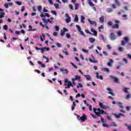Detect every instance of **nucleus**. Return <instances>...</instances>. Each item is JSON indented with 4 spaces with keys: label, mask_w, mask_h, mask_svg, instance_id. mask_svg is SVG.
Returning <instances> with one entry per match:
<instances>
[{
    "label": "nucleus",
    "mask_w": 131,
    "mask_h": 131,
    "mask_svg": "<svg viewBox=\"0 0 131 131\" xmlns=\"http://www.w3.org/2000/svg\"><path fill=\"white\" fill-rule=\"evenodd\" d=\"M76 116L77 119L79 121H81V122H84V121H85V120L88 119V117H86V115L85 114H83L81 117H80L78 115H76Z\"/></svg>",
    "instance_id": "f257e3e1"
},
{
    "label": "nucleus",
    "mask_w": 131,
    "mask_h": 131,
    "mask_svg": "<svg viewBox=\"0 0 131 131\" xmlns=\"http://www.w3.org/2000/svg\"><path fill=\"white\" fill-rule=\"evenodd\" d=\"M125 40V41H124ZM129 41V39L127 37H124V40L121 41V46H124L125 43L128 42Z\"/></svg>",
    "instance_id": "f03ea898"
},
{
    "label": "nucleus",
    "mask_w": 131,
    "mask_h": 131,
    "mask_svg": "<svg viewBox=\"0 0 131 131\" xmlns=\"http://www.w3.org/2000/svg\"><path fill=\"white\" fill-rule=\"evenodd\" d=\"M110 77L112 78V79H114V82H116V83H120V82L119 81V78L116 77H114L112 75L110 76Z\"/></svg>",
    "instance_id": "7ed1b4c3"
},
{
    "label": "nucleus",
    "mask_w": 131,
    "mask_h": 131,
    "mask_svg": "<svg viewBox=\"0 0 131 131\" xmlns=\"http://www.w3.org/2000/svg\"><path fill=\"white\" fill-rule=\"evenodd\" d=\"M99 106L100 107V108H101V109H110V106H105V105L103 104V103L100 102L99 103Z\"/></svg>",
    "instance_id": "20e7f679"
},
{
    "label": "nucleus",
    "mask_w": 131,
    "mask_h": 131,
    "mask_svg": "<svg viewBox=\"0 0 131 131\" xmlns=\"http://www.w3.org/2000/svg\"><path fill=\"white\" fill-rule=\"evenodd\" d=\"M5 15H6V13L4 12V9L0 8V19L4 18Z\"/></svg>",
    "instance_id": "39448f33"
},
{
    "label": "nucleus",
    "mask_w": 131,
    "mask_h": 131,
    "mask_svg": "<svg viewBox=\"0 0 131 131\" xmlns=\"http://www.w3.org/2000/svg\"><path fill=\"white\" fill-rule=\"evenodd\" d=\"M116 35L114 34L113 33H111L110 34V39L111 40H115L116 39Z\"/></svg>",
    "instance_id": "423d86ee"
},
{
    "label": "nucleus",
    "mask_w": 131,
    "mask_h": 131,
    "mask_svg": "<svg viewBox=\"0 0 131 131\" xmlns=\"http://www.w3.org/2000/svg\"><path fill=\"white\" fill-rule=\"evenodd\" d=\"M60 71H61V72H62V73H63V74H68V70L66 69H63V68H61L60 69Z\"/></svg>",
    "instance_id": "0eeeda50"
},
{
    "label": "nucleus",
    "mask_w": 131,
    "mask_h": 131,
    "mask_svg": "<svg viewBox=\"0 0 131 131\" xmlns=\"http://www.w3.org/2000/svg\"><path fill=\"white\" fill-rule=\"evenodd\" d=\"M101 121L102 123V126H104V127H108L109 126L105 124V120L103 118H101Z\"/></svg>",
    "instance_id": "6e6552de"
},
{
    "label": "nucleus",
    "mask_w": 131,
    "mask_h": 131,
    "mask_svg": "<svg viewBox=\"0 0 131 131\" xmlns=\"http://www.w3.org/2000/svg\"><path fill=\"white\" fill-rule=\"evenodd\" d=\"M64 85L66 86L65 89H68L70 88V86H72V88H73L74 86L71 82H69V84H64Z\"/></svg>",
    "instance_id": "1a4fd4ad"
},
{
    "label": "nucleus",
    "mask_w": 131,
    "mask_h": 131,
    "mask_svg": "<svg viewBox=\"0 0 131 131\" xmlns=\"http://www.w3.org/2000/svg\"><path fill=\"white\" fill-rule=\"evenodd\" d=\"M104 21H105V17L104 16H101L99 18V22L100 23H102V24H103Z\"/></svg>",
    "instance_id": "9d476101"
},
{
    "label": "nucleus",
    "mask_w": 131,
    "mask_h": 131,
    "mask_svg": "<svg viewBox=\"0 0 131 131\" xmlns=\"http://www.w3.org/2000/svg\"><path fill=\"white\" fill-rule=\"evenodd\" d=\"M91 32H93V34H92V35H94V36H97V34H98V32H96V30H95V29H94V28H91Z\"/></svg>",
    "instance_id": "9b49d317"
},
{
    "label": "nucleus",
    "mask_w": 131,
    "mask_h": 131,
    "mask_svg": "<svg viewBox=\"0 0 131 131\" xmlns=\"http://www.w3.org/2000/svg\"><path fill=\"white\" fill-rule=\"evenodd\" d=\"M93 111H94V113H95L96 115H97V116H99V108H98L97 109V108L94 107Z\"/></svg>",
    "instance_id": "f8f14e48"
},
{
    "label": "nucleus",
    "mask_w": 131,
    "mask_h": 131,
    "mask_svg": "<svg viewBox=\"0 0 131 131\" xmlns=\"http://www.w3.org/2000/svg\"><path fill=\"white\" fill-rule=\"evenodd\" d=\"M43 21L44 23H45L46 24H47V23H48V22H49L51 23V24H53V22H52V21H51V19H48L47 20L45 19V18H42Z\"/></svg>",
    "instance_id": "ddd939ff"
},
{
    "label": "nucleus",
    "mask_w": 131,
    "mask_h": 131,
    "mask_svg": "<svg viewBox=\"0 0 131 131\" xmlns=\"http://www.w3.org/2000/svg\"><path fill=\"white\" fill-rule=\"evenodd\" d=\"M114 116H115L116 118H120V116H124V115L122 113H119V114H114Z\"/></svg>",
    "instance_id": "4468645a"
},
{
    "label": "nucleus",
    "mask_w": 131,
    "mask_h": 131,
    "mask_svg": "<svg viewBox=\"0 0 131 131\" xmlns=\"http://www.w3.org/2000/svg\"><path fill=\"white\" fill-rule=\"evenodd\" d=\"M88 22H89V23H90L91 25H95V26H96V25H97L96 21L91 20V19H90L89 18L88 19Z\"/></svg>",
    "instance_id": "2eb2a0df"
},
{
    "label": "nucleus",
    "mask_w": 131,
    "mask_h": 131,
    "mask_svg": "<svg viewBox=\"0 0 131 131\" xmlns=\"http://www.w3.org/2000/svg\"><path fill=\"white\" fill-rule=\"evenodd\" d=\"M106 90L108 91V92H110L108 94H110L111 95H112V96H115V94L112 92V90H111V89L107 88Z\"/></svg>",
    "instance_id": "dca6fc26"
},
{
    "label": "nucleus",
    "mask_w": 131,
    "mask_h": 131,
    "mask_svg": "<svg viewBox=\"0 0 131 131\" xmlns=\"http://www.w3.org/2000/svg\"><path fill=\"white\" fill-rule=\"evenodd\" d=\"M128 90H129V88H125L123 89V92H124V93H126V94H129Z\"/></svg>",
    "instance_id": "f3484780"
},
{
    "label": "nucleus",
    "mask_w": 131,
    "mask_h": 131,
    "mask_svg": "<svg viewBox=\"0 0 131 131\" xmlns=\"http://www.w3.org/2000/svg\"><path fill=\"white\" fill-rule=\"evenodd\" d=\"M112 28L113 29H116L119 28V25L118 24H116L115 25L112 26Z\"/></svg>",
    "instance_id": "a211bd4d"
},
{
    "label": "nucleus",
    "mask_w": 131,
    "mask_h": 131,
    "mask_svg": "<svg viewBox=\"0 0 131 131\" xmlns=\"http://www.w3.org/2000/svg\"><path fill=\"white\" fill-rule=\"evenodd\" d=\"M29 29L28 31H36V29H32V26L31 25L29 26Z\"/></svg>",
    "instance_id": "6ab92c4d"
},
{
    "label": "nucleus",
    "mask_w": 131,
    "mask_h": 131,
    "mask_svg": "<svg viewBox=\"0 0 131 131\" xmlns=\"http://www.w3.org/2000/svg\"><path fill=\"white\" fill-rule=\"evenodd\" d=\"M99 114H102V115L106 114V112H105L104 110L99 108Z\"/></svg>",
    "instance_id": "aec40b11"
},
{
    "label": "nucleus",
    "mask_w": 131,
    "mask_h": 131,
    "mask_svg": "<svg viewBox=\"0 0 131 131\" xmlns=\"http://www.w3.org/2000/svg\"><path fill=\"white\" fill-rule=\"evenodd\" d=\"M37 63L39 64V65H40L41 67H42V68H45V67H46V65L42 64V62L41 61H38Z\"/></svg>",
    "instance_id": "412c9836"
},
{
    "label": "nucleus",
    "mask_w": 131,
    "mask_h": 131,
    "mask_svg": "<svg viewBox=\"0 0 131 131\" xmlns=\"http://www.w3.org/2000/svg\"><path fill=\"white\" fill-rule=\"evenodd\" d=\"M75 106H76V104L75 103V102H73V105H72V110L73 111L74 109L75 108Z\"/></svg>",
    "instance_id": "4be33fe9"
},
{
    "label": "nucleus",
    "mask_w": 131,
    "mask_h": 131,
    "mask_svg": "<svg viewBox=\"0 0 131 131\" xmlns=\"http://www.w3.org/2000/svg\"><path fill=\"white\" fill-rule=\"evenodd\" d=\"M89 40L90 41V42L91 43H93L95 42V40H96L95 39V38H89Z\"/></svg>",
    "instance_id": "5701e85b"
},
{
    "label": "nucleus",
    "mask_w": 131,
    "mask_h": 131,
    "mask_svg": "<svg viewBox=\"0 0 131 131\" xmlns=\"http://www.w3.org/2000/svg\"><path fill=\"white\" fill-rule=\"evenodd\" d=\"M118 104L119 105V108H121V109H123V108H124L123 105H122V102H118Z\"/></svg>",
    "instance_id": "b1692460"
},
{
    "label": "nucleus",
    "mask_w": 131,
    "mask_h": 131,
    "mask_svg": "<svg viewBox=\"0 0 131 131\" xmlns=\"http://www.w3.org/2000/svg\"><path fill=\"white\" fill-rule=\"evenodd\" d=\"M102 70H104V71L105 72H107L108 73H109V72H110V70H109V69H108V68H103V69H102Z\"/></svg>",
    "instance_id": "393cba45"
},
{
    "label": "nucleus",
    "mask_w": 131,
    "mask_h": 131,
    "mask_svg": "<svg viewBox=\"0 0 131 131\" xmlns=\"http://www.w3.org/2000/svg\"><path fill=\"white\" fill-rule=\"evenodd\" d=\"M80 76L78 75H76L75 79H74L75 80H80Z\"/></svg>",
    "instance_id": "a878e982"
},
{
    "label": "nucleus",
    "mask_w": 131,
    "mask_h": 131,
    "mask_svg": "<svg viewBox=\"0 0 131 131\" xmlns=\"http://www.w3.org/2000/svg\"><path fill=\"white\" fill-rule=\"evenodd\" d=\"M78 7H79V4L75 3V10H78Z\"/></svg>",
    "instance_id": "bb28decb"
},
{
    "label": "nucleus",
    "mask_w": 131,
    "mask_h": 131,
    "mask_svg": "<svg viewBox=\"0 0 131 131\" xmlns=\"http://www.w3.org/2000/svg\"><path fill=\"white\" fill-rule=\"evenodd\" d=\"M111 63H113V60L112 59L110 60V61L107 62V65H108V66H112Z\"/></svg>",
    "instance_id": "cd10ccee"
},
{
    "label": "nucleus",
    "mask_w": 131,
    "mask_h": 131,
    "mask_svg": "<svg viewBox=\"0 0 131 131\" xmlns=\"http://www.w3.org/2000/svg\"><path fill=\"white\" fill-rule=\"evenodd\" d=\"M84 77H86L87 80H91V79H92L90 75H84Z\"/></svg>",
    "instance_id": "c85d7f7f"
},
{
    "label": "nucleus",
    "mask_w": 131,
    "mask_h": 131,
    "mask_svg": "<svg viewBox=\"0 0 131 131\" xmlns=\"http://www.w3.org/2000/svg\"><path fill=\"white\" fill-rule=\"evenodd\" d=\"M85 19V18L84 17V16H81V22L82 23H84Z\"/></svg>",
    "instance_id": "c756f323"
},
{
    "label": "nucleus",
    "mask_w": 131,
    "mask_h": 131,
    "mask_svg": "<svg viewBox=\"0 0 131 131\" xmlns=\"http://www.w3.org/2000/svg\"><path fill=\"white\" fill-rule=\"evenodd\" d=\"M76 28L77 29V30L79 31V32H80L81 31V28H80V26H78V25H76Z\"/></svg>",
    "instance_id": "7c9ffc66"
},
{
    "label": "nucleus",
    "mask_w": 131,
    "mask_h": 131,
    "mask_svg": "<svg viewBox=\"0 0 131 131\" xmlns=\"http://www.w3.org/2000/svg\"><path fill=\"white\" fill-rule=\"evenodd\" d=\"M74 21L75 22H78V16L77 15H75Z\"/></svg>",
    "instance_id": "2f4dec72"
},
{
    "label": "nucleus",
    "mask_w": 131,
    "mask_h": 131,
    "mask_svg": "<svg viewBox=\"0 0 131 131\" xmlns=\"http://www.w3.org/2000/svg\"><path fill=\"white\" fill-rule=\"evenodd\" d=\"M117 34H118V36H121V35H122V32H121V31H119L117 32Z\"/></svg>",
    "instance_id": "473e14b6"
},
{
    "label": "nucleus",
    "mask_w": 131,
    "mask_h": 131,
    "mask_svg": "<svg viewBox=\"0 0 131 131\" xmlns=\"http://www.w3.org/2000/svg\"><path fill=\"white\" fill-rule=\"evenodd\" d=\"M90 62H91V63H98V61L97 60H94L93 59H90L89 60Z\"/></svg>",
    "instance_id": "72a5a7b5"
},
{
    "label": "nucleus",
    "mask_w": 131,
    "mask_h": 131,
    "mask_svg": "<svg viewBox=\"0 0 131 131\" xmlns=\"http://www.w3.org/2000/svg\"><path fill=\"white\" fill-rule=\"evenodd\" d=\"M64 51H62L63 53H64V54H66V55L67 56L68 55V54H69V53H68V52H67V49H64Z\"/></svg>",
    "instance_id": "f704fd0d"
},
{
    "label": "nucleus",
    "mask_w": 131,
    "mask_h": 131,
    "mask_svg": "<svg viewBox=\"0 0 131 131\" xmlns=\"http://www.w3.org/2000/svg\"><path fill=\"white\" fill-rule=\"evenodd\" d=\"M112 25H113V23H112V21H110L107 23L108 26H112Z\"/></svg>",
    "instance_id": "c9c22d12"
},
{
    "label": "nucleus",
    "mask_w": 131,
    "mask_h": 131,
    "mask_svg": "<svg viewBox=\"0 0 131 131\" xmlns=\"http://www.w3.org/2000/svg\"><path fill=\"white\" fill-rule=\"evenodd\" d=\"M8 25H5L3 27V29H4V30H8Z\"/></svg>",
    "instance_id": "e433bc0d"
},
{
    "label": "nucleus",
    "mask_w": 131,
    "mask_h": 131,
    "mask_svg": "<svg viewBox=\"0 0 131 131\" xmlns=\"http://www.w3.org/2000/svg\"><path fill=\"white\" fill-rule=\"evenodd\" d=\"M115 3L119 6V7H120V2L118 0L115 1Z\"/></svg>",
    "instance_id": "4c0bfd02"
},
{
    "label": "nucleus",
    "mask_w": 131,
    "mask_h": 131,
    "mask_svg": "<svg viewBox=\"0 0 131 131\" xmlns=\"http://www.w3.org/2000/svg\"><path fill=\"white\" fill-rule=\"evenodd\" d=\"M122 18H125V20H127V15L126 14H124L122 16Z\"/></svg>",
    "instance_id": "58836bf2"
},
{
    "label": "nucleus",
    "mask_w": 131,
    "mask_h": 131,
    "mask_svg": "<svg viewBox=\"0 0 131 131\" xmlns=\"http://www.w3.org/2000/svg\"><path fill=\"white\" fill-rule=\"evenodd\" d=\"M56 46L57 48H62V45L60 43H57Z\"/></svg>",
    "instance_id": "ea45409f"
},
{
    "label": "nucleus",
    "mask_w": 131,
    "mask_h": 131,
    "mask_svg": "<svg viewBox=\"0 0 131 131\" xmlns=\"http://www.w3.org/2000/svg\"><path fill=\"white\" fill-rule=\"evenodd\" d=\"M100 37L101 39H102L103 41H105V37L102 35H100Z\"/></svg>",
    "instance_id": "a19ab883"
},
{
    "label": "nucleus",
    "mask_w": 131,
    "mask_h": 131,
    "mask_svg": "<svg viewBox=\"0 0 131 131\" xmlns=\"http://www.w3.org/2000/svg\"><path fill=\"white\" fill-rule=\"evenodd\" d=\"M55 28L56 31H59V30H60V28H59V26H55Z\"/></svg>",
    "instance_id": "79ce46f5"
},
{
    "label": "nucleus",
    "mask_w": 131,
    "mask_h": 131,
    "mask_svg": "<svg viewBox=\"0 0 131 131\" xmlns=\"http://www.w3.org/2000/svg\"><path fill=\"white\" fill-rule=\"evenodd\" d=\"M82 84L81 83H79L78 85L77 86V89H79V88H83Z\"/></svg>",
    "instance_id": "37998d69"
},
{
    "label": "nucleus",
    "mask_w": 131,
    "mask_h": 131,
    "mask_svg": "<svg viewBox=\"0 0 131 131\" xmlns=\"http://www.w3.org/2000/svg\"><path fill=\"white\" fill-rule=\"evenodd\" d=\"M101 29H104V26L103 25H101L99 27V32L101 31Z\"/></svg>",
    "instance_id": "c03bdc74"
},
{
    "label": "nucleus",
    "mask_w": 131,
    "mask_h": 131,
    "mask_svg": "<svg viewBox=\"0 0 131 131\" xmlns=\"http://www.w3.org/2000/svg\"><path fill=\"white\" fill-rule=\"evenodd\" d=\"M15 4H16L18 6H21V5H22V2H19V1H17V2H15Z\"/></svg>",
    "instance_id": "a18cd8bd"
},
{
    "label": "nucleus",
    "mask_w": 131,
    "mask_h": 131,
    "mask_svg": "<svg viewBox=\"0 0 131 131\" xmlns=\"http://www.w3.org/2000/svg\"><path fill=\"white\" fill-rule=\"evenodd\" d=\"M64 34H65V32L63 30H61L60 31V35H61V36H63Z\"/></svg>",
    "instance_id": "49530a36"
},
{
    "label": "nucleus",
    "mask_w": 131,
    "mask_h": 131,
    "mask_svg": "<svg viewBox=\"0 0 131 131\" xmlns=\"http://www.w3.org/2000/svg\"><path fill=\"white\" fill-rule=\"evenodd\" d=\"M40 50L41 51V53L43 54L45 53V48H40Z\"/></svg>",
    "instance_id": "de8ad7c7"
},
{
    "label": "nucleus",
    "mask_w": 131,
    "mask_h": 131,
    "mask_svg": "<svg viewBox=\"0 0 131 131\" xmlns=\"http://www.w3.org/2000/svg\"><path fill=\"white\" fill-rule=\"evenodd\" d=\"M70 21H71V17H69V18H67L66 19L67 23H69V22H70Z\"/></svg>",
    "instance_id": "09e8293b"
},
{
    "label": "nucleus",
    "mask_w": 131,
    "mask_h": 131,
    "mask_svg": "<svg viewBox=\"0 0 131 131\" xmlns=\"http://www.w3.org/2000/svg\"><path fill=\"white\" fill-rule=\"evenodd\" d=\"M65 84H69V82H71L70 81H68V79H66L64 80Z\"/></svg>",
    "instance_id": "8fccbe9b"
},
{
    "label": "nucleus",
    "mask_w": 131,
    "mask_h": 131,
    "mask_svg": "<svg viewBox=\"0 0 131 131\" xmlns=\"http://www.w3.org/2000/svg\"><path fill=\"white\" fill-rule=\"evenodd\" d=\"M81 35H82V36L85 37V34H84V33H83V31H80Z\"/></svg>",
    "instance_id": "3c124183"
},
{
    "label": "nucleus",
    "mask_w": 131,
    "mask_h": 131,
    "mask_svg": "<svg viewBox=\"0 0 131 131\" xmlns=\"http://www.w3.org/2000/svg\"><path fill=\"white\" fill-rule=\"evenodd\" d=\"M37 9L39 12H41V10H42L41 6H38Z\"/></svg>",
    "instance_id": "603ef678"
},
{
    "label": "nucleus",
    "mask_w": 131,
    "mask_h": 131,
    "mask_svg": "<svg viewBox=\"0 0 131 131\" xmlns=\"http://www.w3.org/2000/svg\"><path fill=\"white\" fill-rule=\"evenodd\" d=\"M51 13L53 15H55V16H57V12L56 11L52 10Z\"/></svg>",
    "instance_id": "864d4df0"
},
{
    "label": "nucleus",
    "mask_w": 131,
    "mask_h": 131,
    "mask_svg": "<svg viewBox=\"0 0 131 131\" xmlns=\"http://www.w3.org/2000/svg\"><path fill=\"white\" fill-rule=\"evenodd\" d=\"M4 6L5 7L6 9H9V4L8 3L5 4Z\"/></svg>",
    "instance_id": "5fc2aeb1"
},
{
    "label": "nucleus",
    "mask_w": 131,
    "mask_h": 131,
    "mask_svg": "<svg viewBox=\"0 0 131 131\" xmlns=\"http://www.w3.org/2000/svg\"><path fill=\"white\" fill-rule=\"evenodd\" d=\"M118 50L120 52H122L123 51V48L120 47L118 48Z\"/></svg>",
    "instance_id": "6e6d98bb"
},
{
    "label": "nucleus",
    "mask_w": 131,
    "mask_h": 131,
    "mask_svg": "<svg viewBox=\"0 0 131 131\" xmlns=\"http://www.w3.org/2000/svg\"><path fill=\"white\" fill-rule=\"evenodd\" d=\"M85 32H86V33H88L89 34H92V33L88 29L85 30Z\"/></svg>",
    "instance_id": "4d7b16f0"
},
{
    "label": "nucleus",
    "mask_w": 131,
    "mask_h": 131,
    "mask_svg": "<svg viewBox=\"0 0 131 131\" xmlns=\"http://www.w3.org/2000/svg\"><path fill=\"white\" fill-rule=\"evenodd\" d=\"M43 12H44V13H48V12H49V11H48V10H47L46 9V7H44L43 8Z\"/></svg>",
    "instance_id": "13d9d810"
},
{
    "label": "nucleus",
    "mask_w": 131,
    "mask_h": 131,
    "mask_svg": "<svg viewBox=\"0 0 131 131\" xmlns=\"http://www.w3.org/2000/svg\"><path fill=\"white\" fill-rule=\"evenodd\" d=\"M71 64L74 68L77 69V66H76L73 62H71Z\"/></svg>",
    "instance_id": "bf43d9fd"
},
{
    "label": "nucleus",
    "mask_w": 131,
    "mask_h": 131,
    "mask_svg": "<svg viewBox=\"0 0 131 131\" xmlns=\"http://www.w3.org/2000/svg\"><path fill=\"white\" fill-rule=\"evenodd\" d=\"M112 9L111 8H108L107 9V12H108V13H111V12H112Z\"/></svg>",
    "instance_id": "052dcab7"
},
{
    "label": "nucleus",
    "mask_w": 131,
    "mask_h": 131,
    "mask_svg": "<svg viewBox=\"0 0 131 131\" xmlns=\"http://www.w3.org/2000/svg\"><path fill=\"white\" fill-rule=\"evenodd\" d=\"M131 97V95L130 94H128L126 96V99H127V100H128V99L130 98Z\"/></svg>",
    "instance_id": "680f3d73"
},
{
    "label": "nucleus",
    "mask_w": 131,
    "mask_h": 131,
    "mask_svg": "<svg viewBox=\"0 0 131 131\" xmlns=\"http://www.w3.org/2000/svg\"><path fill=\"white\" fill-rule=\"evenodd\" d=\"M89 5L91 7H94V6H95L91 1L89 2Z\"/></svg>",
    "instance_id": "e2e57ef3"
},
{
    "label": "nucleus",
    "mask_w": 131,
    "mask_h": 131,
    "mask_svg": "<svg viewBox=\"0 0 131 131\" xmlns=\"http://www.w3.org/2000/svg\"><path fill=\"white\" fill-rule=\"evenodd\" d=\"M54 7H55V9H58V8H59V4H54Z\"/></svg>",
    "instance_id": "0e129e2a"
},
{
    "label": "nucleus",
    "mask_w": 131,
    "mask_h": 131,
    "mask_svg": "<svg viewBox=\"0 0 131 131\" xmlns=\"http://www.w3.org/2000/svg\"><path fill=\"white\" fill-rule=\"evenodd\" d=\"M69 8H70V9L71 10H73V6H72V5L70 4V5H69Z\"/></svg>",
    "instance_id": "69168bd1"
},
{
    "label": "nucleus",
    "mask_w": 131,
    "mask_h": 131,
    "mask_svg": "<svg viewBox=\"0 0 131 131\" xmlns=\"http://www.w3.org/2000/svg\"><path fill=\"white\" fill-rule=\"evenodd\" d=\"M66 36H67V38H70V36H71L70 34L67 33L66 34Z\"/></svg>",
    "instance_id": "338daca9"
},
{
    "label": "nucleus",
    "mask_w": 131,
    "mask_h": 131,
    "mask_svg": "<svg viewBox=\"0 0 131 131\" xmlns=\"http://www.w3.org/2000/svg\"><path fill=\"white\" fill-rule=\"evenodd\" d=\"M107 48L108 50H111V49H112V47L110 46V45H107Z\"/></svg>",
    "instance_id": "774afa93"
}]
</instances>
